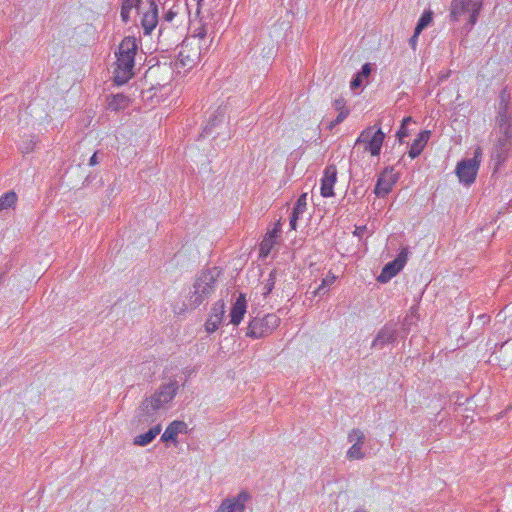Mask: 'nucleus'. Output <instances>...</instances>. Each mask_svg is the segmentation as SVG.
<instances>
[{
  "label": "nucleus",
  "mask_w": 512,
  "mask_h": 512,
  "mask_svg": "<svg viewBox=\"0 0 512 512\" xmlns=\"http://www.w3.org/2000/svg\"><path fill=\"white\" fill-rule=\"evenodd\" d=\"M337 182V168L335 165H329L325 168L320 186V194L324 198L334 196V186Z\"/></svg>",
  "instance_id": "nucleus-13"
},
{
  "label": "nucleus",
  "mask_w": 512,
  "mask_h": 512,
  "mask_svg": "<svg viewBox=\"0 0 512 512\" xmlns=\"http://www.w3.org/2000/svg\"><path fill=\"white\" fill-rule=\"evenodd\" d=\"M280 233V224L278 223L273 230L268 232L264 239L260 244L259 254L261 257H267L274 245L276 244V239Z\"/></svg>",
  "instance_id": "nucleus-20"
},
{
  "label": "nucleus",
  "mask_w": 512,
  "mask_h": 512,
  "mask_svg": "<svg viewBox=\"0 0 512 512\" xmlns=\"http://www.w3.org/2000/svg\"><path fill=\"white\" fill-rule=\"evenodd\" d=\"M416 41H417V38H414V35H413V36L411 37V39H410V43H411V45H412L413 47L415 46Z\"/></svg>",
  "instance_id": "nucleus-39"
},
{
  "label": "nucleus",
  "mask_w": 512,
  "mask_h": 512,
  "mask_svg": "<svg viewBox=\"0 0 512 512\" xmlns=\"http://www.w3.org/2000/svg\"><path fill=\"white\" fill-rule=\"evenodd\" d=\"M202 44L194 40H184L172 63V69L178 76L187 75L201 60Z\"/></svg>",
  "instance_id": "nucleus-1"
},
{
  "label": "nucleus",
  "mask_w": 512,
  "mask_h": 512,
  "mask_svg": "<svg viewBox=\"0 0 512 512\" xmlns=\"http://www.w3.org/2000/svg\"><path fill=\"white\" fill-rule=\"evenodd\" d=\"M299 217H300L299 215L292 213V215L290 217V223H289L290 228L292 230H295L297 228V221H298Z\"/></svg>",
  "instance_id": "nucleus-37"
},
{
  "label": "nucleus",
  "mask_w": 512,
  "mask_h": 512,
  "mask_svg": "<svg viewBox=\"0 0 512 512\" xmlns=\"http://www.w3.org/2000/svg\"><path fill=\"white\" fill-rule=\"evenodd\" d=\"M131 10V8L125 7L123 5L121 6V18L125 23L129 21Z\"/></svg>",
  "instance_id": "nucleus-36"
},
{
  "label": "nucleus",
  "mask_w": 512,
  "mask_h": 512,
  "mask_svg": "<svg viewBox=\"0 0 512 512\" xmlns=\"http://www.w3.org/2000/svg\"><path fill=\"white\" fill-rule=\"evenodd\" d=\"M99 163L98 152H95L89 159V165L94 166Z\"/></svg>",
  "instance_id": "nucleus-38"
},
{
  "label": "nucleus",
  "mask_w": 512,
  "mask_h": 512,
  "mask_svg": "<svg viewBox=\"0 0 512 512\" xmlns=\"http://www.w3.org/2000/svg\"><path fill=\"white\" fill-rule=\"evenodd\" d=\"M482 161V149L477 147L474 156L471 159H464L456 165L455 174L460 183L470 186L476 180L480 164Z\"/></svg>",
  "instance_id": "nucleus-7"
},
{
  "label": "nucleus",
  "mask_w": 512,
  "mask_h": 512,
  "mask_svg": "<svg viewBox=\"0 0 512 512\" xmlns=\"http://www.w3.org/2000/svg\"><path fill=\"white\" fill-rule=\"evenodd\" d=\"M408 249L403 248L398 256L391 262H388L383 268L377 281L380 283H387L393 277H395L406 265L408 260Z\"/></svg>",
  "instance_id": "nucleus-9"
},
{
  "label": "nucleus",
  "mask_w": 512,
  "mask_h": 512,
  "mask_svg": "<svg viewBox=\"0 0 512 512\" xmlns=\"http://www.w3.org/2000/svg\"><path fill=\"white\" fill-rule=\"evenodd\" d=\"M136 50L135 40L130 37L123 39L117 54L118 67L116 69L115 82L118 85L125 84L131 78Z\"/></svg>",
  "instance_id": "nucleus-2"
},
{
  "label": "nucleus",
  "mask_w": 512,
  "mask_h": 512,
  "mask_svg": "<svg viewBox=\"0 0 512 512\" xmlns=\"http://www.w3.org/2000/svg\"><path fill=\"white\" fill-rule=\"evenodd\" d=\"M431 22H432V13L430 11L424 12L421 15V17L416 25V28L414 31V38H418L420 33L423 31V29L426 28Z\"/></svg>",
  "instance_id": "nucleus-28"
},
{
  "label": "nucleus",
  "mask_w": 512,
  "mask_h": 512,
  "mask_svg": "<svg viewBox=\"0 0 512 512\" xmlns=\"http://www.w3.org/2000/svg\"><path fill=\"white\" fill-rule=\"evenodd\" d=\"M179 5H173L164 16L165 26L162 25V33L164 31L175 32L178 36H182L184 28L182 27V17L179 15Z\"/></svg>",
  "instance_id": "nucleus-11"
},
{
  "label": "nucleus",
  "mask_w": 512,
  "mask_h": 512,
  "mask_svg": "<svg viewBox=\"0 0 512 512\" xmlns=\"http://www.w3.org/2000/svg\"><path fill=\"white\" fill-rule=\"evenodd\" d=\"M187 424L183 421H173L162 433V441L176 442L178 434H185L187 432Z\"/></svg>",
  "instance_id": "nucleus-21"
},
{
  "label": "nucleus",
  "mask_w": 512,
  "mask_h": 512,
  "mask_svg": "<svg viewBox=\"0 0 512 512\" xmlns=\"http://www.w3.org/2000/svg\"><path fill=\"white\" fill-rule=\"evenodd\" d=\"M247 312V300L243 293H240L230 310V323L238 326Z\"/></svg>",
  "instance_id": "nucleus-16"
},
{
  "label": "nucleus",
  "mask_w": 512,
  "mask_h": 512,
  "mask_svg": "<svg viewBox=\"0 0 512 512\" xmlns=\"http://www.w3.org/2000/svg\"><path fill=\"white\" fill-rule=\"evenodd\" d=\"M307 209V194L303 193L297 199V202L293 208L292 213L302 216Z\"/></svg>",
  "instance_id": "nucleus-32"
},
{
  "label": "nucleus",
  "mask_w": 512,
  "mask_h": 512,
  "mask_svg": "<svg viewBox=\"0 0 512 512\" xmlns=\"http://www.w3.org/2000/svg\"><path fill=\"white\" fill-rule=\"evenodd\" d=\"M160 433V423L156 424L149 431L144 434L138 435L134 438V445L145 446L152 442V440Z\"/></svg>",
  "instance_id": "nucleus-23"
},
{
  "label": "nucleus",
  "mask_w": 512,
  "mask_h": 512,
  "mask_svg": "<svg viewBox=\"0 0 512 512\" xmlns=\"http://www.w3.org/2000/svg\"><path fill=\"white\" fill-rule=\"evenodd\" d=\"M334 107L338 111V116L336 120L331 123V127L341 123L349 114V109L346 107V103L342 98L335 100Z\"/></svg>",
  "instance_id": "nucleus-24"
},
{
  "label": "nucleus",
  "mask_w": 512,
  "mask_h": 512,
  "mask_svg": "<svg viewBox=\"0 0 512 512\" xmlns=\"http://www.w3.org/2000/svg\"><path fill=\"white\" fill-rule=\"evenodd\" d=\"M249 499V493L241 491L237 496L223 500L215 512H244Z\"/></svg>",
  "instance_id": "nucleus-12"
},
{
  "label": "nucleus",
  "mask_w": 512,
  "mask_h": 512,
  "mask_svg": "<svg viewBox=\"0 0 512 512\" xmlns=\"http://www.w3.org/2000/svg\"><path fill=\"white\" fill-rule=\"evenodd\" d=\"M280 322V317L275 313L254 317L248 323L246 336L253 339L266 337L279 327Z\"/></svg>",
  "instance_id": "nucleus-6"
},
{
  "label": "nucleus",
  "mask_w": 512,
  "mask_h": 512,
  "mask_svg": "<svg viewBox=\"0 0 512 512\" xmlns=\"http://www.w3.org/2000/svg\"><path fill=\"white\" fill-rule=\"evenodd\" d=\"M181 95V88L176 83H168L162 85V104L165 107L171 108L176 105Z\"/></svg>",
  "instance_id": "nucleus-17"
},
{
  "label": "nucleus",
  "mask_w": 512,
  "mask_h": 512,
  "mask_svg": "<svg viewBox=\"0 0 512 512\" xmlns=\"http://www.w3.org/2000/svg\"><path fill=\"white\" fill-rule=\"evenodd\" d=\"M225 303L222 300L216 301L208 315L204 324L205 332L208 334L214 333L221 325L225 315Z\"/></svg>",
  "instance_id": "nucleus-10"
},
{
  "label": "nucleus",
  "mask_w": 512,
  "mask_h": 512,
  "mask_svg": "<svg viewBox=\"0 0 512 512\" xmlns=\"http://www.w3.org/2000/svg\"><path fill=\"white\" fill-rule=\"evenodd\" d=\"M429 138H430V131H428V130H424L418 134L417 138L411 144V147L409 150L410 158L414 159L418 155L421 154V152L423 151L424 147L426 146Z\"/></svg>",
  "instance_id": "nucleus-22"
},
{
  "label": "nucleus",
  "mask_w": 512,
  "mask_h": 512,
  "mask_svg": "<svg viewBox=\"0 0 512 512\" xmlns=\"http://www.w3.org/2000/svg\"><path fill=\"white\" fill-rule=\"evenodd\" d=\"M206 36L207 27L200 21L198 22L197 26H194L191 36L186 40L198 41L201 44V42L205 40Z\"/></svg>",
  "instance_id": "nucleus-27"
},
{
  "label": "nucleus",
  "mask_w": 512,
  "mask_h": 512,
  "mask_svg": "<svg viewBox=\"0 0 512 512\" xmlns=\"http://www.w3.org/2000/svg\"><path fill=\"white\" fill-rule=\"evenodd\" d=\"M364 433L359 429H354L348 434V442L351 444L350 448H358L363 444Z\"/></svg>",
  "instance_id": "nucleus-30"
},
{
  "label": "nucleus",
  "mask_w": 512,
  "mask_h": 512,
  "mask_svg": "<svg viewBox=\"0 0 512 512\" xmlns=\"http://www.w3.org/2000/svg\"><path fill=\"white\" fill-rule=\"evenodd\" d=\"M355 512H365V511H361V510H359V511H355Z\"/></svg>",
  "instance_id": "nucleus-42"
},
{
  "label": "nucleus",
  "mask_w": 512,
  "mask_h": 512,
  "mask_svg": "<svg viewBox=\"0 0 512 512\" xmlns=\"http://www.w3.org/2000/svg\"><path fill=\"white\" fill-rule=\"evenodd\" d=\"M160 408V392H155L151 399H145L140 407L143 421H149Z\"/></svg>",
  "instance_id": "nucleus-18"
},
{
  "label": "nucleus",
  "mask_w": 512,
  "mask_h": 512,
  "mask_svg": "<svg viewBox=\"0 0 512 512\" xmlns=\"http://www.w3.org/2000/svg\"><path fill=\"white\" fill-rule=\"evenodd\" d=\"M271 291V286H267V292L266 293H269Z\"/></svg>",
  "instance_id": "nucleus-40"
},
{
  "label": "nucleus",
  "mask_w": 512,
  "mask_h": 512,
  "mask_svg": "<svg viewBox=\"0 0 512 512\" xmlns=\"http://www.w3.org/2000/svg\"><path fill=\"white\" fill-rule=\"evenodd\" d=\"M139 4H140V0H123V2H122L123 6L131 8V9L135 7L138 10L140 9Z\"/></svg>",
  "instance_id": "nucleus-35"
},
{
  "label": "nucleus",
  "mask_w": 512,
  "mask_h": 512,
  "mask_svg": "<svg viewBox=\"0 0 512 512\" xmlns=\"http://www.w3.org/2000/svg\"><path fill=\"white\" fill-rule=\"evenodd\" d=\"M178 375L165 376L162 378V403L171 401L179 388Z\"/></svg>",
  "instance_id": "nucleus-19"
},
{
  "label": "nucleus",
  "mask_w": 512,
  "mask_h": 512,
  "mask_svg": "<svg viewBox=\"0 0 512 512\" xmlns=\"http://www.w3.org/2000/svg\"><path fill=\"white\" fill-rule=\"evenodd\" d=\"M411 122H412V117L408 116V117L403 118L401 126L396 134V136L400 142H402L403 139L408 136L407 125L410 124Z\"/></svg>",
  "instance_id": "nucleus-33"
},
{
  "label": "nucleus",
  "mask_w": 512,
  "mask_h": 512,
  "mask_svg": "<svg viewBox=\"0 0 512 512\" xmlns=\"http://www.w3.org/2000/svg\"><path fill=\"white\" fill-rule=\"evenodd\" d=\"M158 24V6L155 0H149V11L142 17L141 25L145 35H149Z\"/></svg>",
  "instance_id": "nucleus-15"
},
{
  "label": "nucleus",
  "mask_w": 512,
  "mask_h": 512,
  "mask_svg": "<svg viewBox=\"0 0 512 512\" xmlns=\"http://www.w3.org/2000/svg\"><path fill=\"white\" fill-rule=\"evenodd\" d=\"M497 139L494 145L493 155L498 162H503L508 152L512 149V117L501 113L498 119Z\"/></svg>",
  "instance_id": "nucleus-4"
},
{
  "label": "nucleus",
  "mask_w": 512,
  "mask_h": 512,
  "mask_svg": "<svg viewBox=\"0 0 512 512\" xmlns=\"http://www.w3.org/2000/svg\"><path fill=\"white\" fill-rule=\"evenodd\" d=\"M385 139V134L380 127L369 126L361 131L355 141V148L361 149L363 153L371 156H378Z\"/></svg>",
  "instance_id": "nucleus-5"
},
{
  "label": "nucleus",
  "mask_w": 512,
  "mask_h": 512,
  "mask_svg": "<svg viewBox=\"0 0 512 512\" xmlns=\"http://www.w3.org/2000/svg\"><path fill=\"white\" fill-rule=\"evenodd\" d=\"M364 457V453L362 450H348L346 454V458L350 461L361 459Z\"/></svg>",
  "instance_id": "nucleus-34"
},
{
  "label": "nucleus",
  "mask_w": 512,
  "mask_h": 512,
  "mask_svg": "<svg viewBox=\"0 0 512 512\" xmlns=\"http://www.w3.org/2000/svg\"><path fill=\"white\" fill-rule=\"evenodd\" d=\"M217 273L214 270H203L196 277L189 296L190 308H197L214 292Z\"/></svg>",
  "instance_id": "nucleus-3"
},
{
  "label": "nucleus",
  "mask_w": 512,
  "mask_h": 512,
  "mask_svg": "<svg viewBox=\"0 0 512 512\" xmlns=\"http://www.w3.org/2000/svg\"><path fill=\"white\" fill-rule=\"evenodd\" d=\"M336 280V276L333 273H328L327 276L322 280L321 285L314 291L315 295L325 293L329 286H331Z\"/></svg>",
  "instance_id": "nucleus-31"
},
{
  "label": "nucleus",
  "mask_w": 512,
  "mask_h": 512,
  "mask_svg": "<svg viewBox=\"0 0 512 512\" xmlns=\"http://www.w3.org/2000/svg\"><path fill=\"white\" fill-rule=\"evenodd\" d=\"M396 182L397 176L393 169H385L377 180L374 190L375 194L377 196H385L392 190Z\"/></svg>",
  "instance_id": "nucleus-14"
},
{
  "label": "nucleus",
  "mask_w": 512,
  "mask_h": 512,
  "mask_svg": "<svg viewBox=\"0 0 512 512\" xmlns=\"http://www.w3.org/2000/svg\"><path fill=\"white\" fill-rule=\"evenodd\" d=\"M88 181H89V177H86L85 181H84V184L88 183Z\"/></svg>",
  "instance_id": "nucleus-41"
},
{
  "label": "nucleus",
  "mask_w": 512,
  "mask_h": 512,
  "mask_svg": "<svg viewBox=\"0 0 512 512\" xmlns=\"http://www.w3.org/2000/svg\"><path fill=\"white\" fill-rule=\"evenodd\" d=\"M481 8V0H452L450 16L455 21L467 16L469 24L474 25L477 22Z\"/></svg>",
  "instance_id": "nucleus-8"
},
{
  "label": "nucleus",
  "mask_w": 512,
  "mask_h": 512,
  "mask_svg": "<svg viewBox=\"0 0 512 512\" xmlns=\"http://www.w3.org/2000/svg\"><path fill=\"white\" fill-rule=\"evenodd\" d=\"M371 74V65L366 63L362 66L361 71L356 75V77L351 81V88L356 89L360 87L363 83L364 79H367Z\"/></svg>",
  "instance_id": "nucleus-25"
},
{
  "label": "nucleus",
  "mask_w": 512,
  "mask_h": 512,
  "mask_svg": "<svg viewBox=\"0 0 512 512\" xmlns=\"http://www.w3.org/2000/svg\"><path fill=\"white\" fill-rule=\"evenodd\" d=\"M128 98L123 94L114 95L113 98L109 101V108L111 110H120L124 109L128 104Z\"/></svg>",
  "instance_id": "nucleus-29"
},
{
  "label": "nucleus",
  "mask_w": 512,
  "mask_h": 512,
  "mask_svg": "<svg viewBox=\"0 0 512 512\" xmlns=\"http://www.w3.org/2000/svg\"><path fill=\"white\" fill-rule=\"evenodd\" d=\"M17 201V194L14 191H8L0 196V212L13 207Z\"/></svg>",
  "instance_id": "nucleus-26"
}]
</instances>
